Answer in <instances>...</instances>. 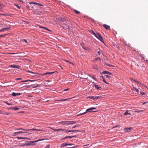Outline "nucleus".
I'll use <instances>...</instances> for the list:
<instances>
[{
    "instance_id": "obj_56",
    "label": "nucleus",
    "mask_w": 148,
    "mask_h": 148,
    "mask_svg": "<svg viewBox=\"0 0 148 148\" xmlns=\"http://www.w3.org/2000/svg\"><path fill=\"white\" fill-rule=\"evenodd\" d=\"M69 90V89L68 88H66V89L64 90V91H66L68 90Z\"/></svg>"
},
{
    "instance_id": "obj_24",
    "label": "nucleus",
    "mask_w": 148,
    "mask_h": 148,
    "mask_svg": "<svg viewBox=\"0 0 148 148\" xmlns=\"http://www.w3.org/2000/svg\"><path fill=\"white\" fill-rule=\"evenodd\" d=\"M103 74H110V75H111V73H109V72L108 71H103Z\"/></svg>"
},
{
    "instance_id": "obj_3",
    "label": "nucleus",
    "mask_w": 148,
    "mask_h": 148,
    "mask_svg": "<svg viewBox=\"0 0 148 148\" xmlns=\"http://www.w3.org/2000/svg\"><path fill=\"white\" fill-rule=\"evenodd\" d=\"M96 108H94V107H92L86 110V112H86V113H87L88 112H95L96 111H92L91 110H96Z\"/></svg>"
},
{
    "instance_id": "obj_42",
    "label": "nucleus",
    "mask_w": 148,
    "mask_h": 148,
    "mask_svg": "<svg viewBox=\"0 0 148 148\" xmlns=\"http://www.w3.org/2000/svg\"><path fill=\"white\" fill-rule=\"evenodd\" d=\"M77 137V135H75V136H71V138H74V137Z\"/></svg>"
},
{
    "instance_id": "obj_20",
    "label": "nucleus",
    "mask_w": 148,
    "mask_h": 148,
    "mask_svg": "<svg viewBox=\"0 0 148 148\" xmlns=\"http://www.w3.org/2000/svg\"><path fill=\"white\" fill-rule=\"evenodd\" d=\"M95 87L97 88V90L98 89H101V87H99L98 85L96 84H94V85Z\"/></svg>"
},
{
    "instance_id": "obj_63",
    "label": "nucleus",
    "mask_w": 148,
    "mask_h": 148,
    "mask_svg": "<svg viewBox=\"0 0 148 148\" xmlns=\"http://www.w3.org/2000/svg\"><path fill=\"white\" fill-rule=\"evenodd\" d=\"M65 61H66V62H69V63H70V62H70L69 61H68V60H65Z\"/></svg>"
},
{
    "instance_id": "obj_2",
    "label": "nucleus",
    "mask_w": 148,
    "mask_h": 148,
    "mask_svg": "<svg viewBox=\"0 0 148 148\" xmlns=\"http://www.w3.org/2000/svg\"><path fill=\"white\" fill-rule=\"evenodd\" d=\"M61 20L62 21L64 22L63 24H62V25H64L68 24V23H69V21L68 20H66V19L64 18H61Z\"/></svg>"
},
{
    "instance_id": "obj_35",
    "label": "nucleus",
    "mask_w": 148,
    "mask_h": 148,
    "mask_svg": "<svg viewBox=\"0 0 148 148\" xmlns=\"http://www.w3.org/2000/svg\"><path fill=\"white\" fill-rule=\"evenodd\" d=\"M62 129L61 130H62L63 131L65 132L66 133H67V130H66V129Z\"/></svg>"
},
{
    "instance_id": "obj_61",
    "label": "nucleus",
    "mask_w": 148,
    "mask_h": 148,
    "mask_svg": "<svg viewBox=\"0 0 148 148\" xmlns=\"http://www.w3.org/2000/svg\"><path fill=\"white\" fill-rule=\"evenodd\" d=\"M23 40L25 42H26L27 43V41L25 39H24Z\"/></svg>"
},
{
    "instance_id": "obj_30",
    "label": "nucleus",
    "mask_w": 148,
    "mask_h": 148,
    "mask_svg": "<svg viewBox=\"0 0 148 148\" xmlns=\"http://www.w3.org/2000/svg\"><path fill=\"white\" fill-rule=\"evenodd\" d=\"M23 130V131L24 130L27 131V130H26L25 129H23V128H20L17 129H16V130Z\"/></svg>"
},
{
    "instance_id": "obj_13",
    "label": "nucleus",
    "mask_w": 148,
    "mask_h": 148,
    "mask_svg": "<svg viewBox=\"0 0 148 148\" xmlns=\"http://www.w3.org/2000/svg\"><path fill=\"white\" fill-rule=\"evenodd\" d=\"M129 110H127L125 112L124 114V115H131V113L129 112Z\"/></svg>"
},
{
    "instance_id": "obj_45",
    "label": "nucleus",
    "mask_w": 148,
    "mask_h": 148,
    "mask_svg": "<svg viewBox=\"0 0 148 148\" xmlns=\"http://www.w3.org/2000/svg\"><path fill=\"white\" fill-rule=\"evenodd\" d=\"M71 131L72 132H75V131H76V132H80V131L79 130H71Z\"/></svg>"
},
{
    "instance_id": "obj_33",
    "label": "nucleus",
    "mask_w": 148,
    "mask_h": 148,
    "mask_svg": "<svg viewBox=\"0 0 148 148\" xmlns=\"http://www.w3.org/2000/svg\"><path fill=\"white\" fill-rule=\"evenodd\" d=\"M74 11L77 14H79L80 13V12L77 11L76 10H74Z\"/></svg>"
},
{
    "instance_id": "obj_23",
    "label": "nucleus",
    "mask_w": 148,
    "mask_h": 148,
    "mask_svg": "<svg viewBox=\"0 0 148 148\" xmlns=\"http://www.w3.org/2000/svg\"><path fill=\"white\" fill-rule=\"evenodd\" d=\"M68 138H71V136H66L65 137H64V138H62V140H64V139Z\"/></svg>"
},
{
    "instance_id": "obj_22",
    "label": "nucleus",
    "mask_w": 148,
    "mask_h": 148,
    "mask_svg": "<svg viewBox=\"0 0 148 148\" xmlns=\"http://www.w3.org/2000/svg\"><path fill=\"white\" fill-rule=\"evenodd\" d=\"M51 129L54 131H59L60 130H61L62 129H55L52 128H51Z\"/></svg>"
},
{
    "instance_id": "obj_57",
    "label": "nucleus",
    "mask_w": 148,
    "mask_h": 148,
    "mask_svg": "<svg viewBox=\"0 0 148 148\" xmlns=\"http://www.w3.org/2000/svg\"><path fill=\"white\" fill-rule=\"evenodd\" d=\"M27 72H29V73H34L31 71H27Z\"/></svg>"
},
{
    "instance_id": "obj_64",
    "label": "nucleus",
    "mask_w": 148,
    "mask_h": 148,
    "mask_svg": "<svg viewBox=\"0 0 148 148\" xmlns=\"http://www.w3.org/2000/svg\"><path fill=\"white\" fill-rule=\"evenodd\" d=\"M18 146V145H14V147H16Z\"/></svg>"
},
{
    "instance_id": "obj_18",
    "label": "nucleus",
    "mask_w": 148,
    "mask_h": 148,
    "mask_svg": "<svg viewBox=\"0 0 148 148\" xmlns=\"http://www.w3.org/2000/svg\"><path fill=\"white\" fill-rule=\"evenodd\" d=\"M42 140H41V139H39V140H34V141H30V142L31 143H34L38 142L39 141H41Z\"/></svg>"
},
{
    "instance_id": "obj_58",
    "label": "nucleus",
    "mask_w": 148,
    "mask_h": 148,
    "mask_svg": "<svg viewBox=\"0 0 148 148\" xmlns=\"http://www.w3.org/2000/svg\"><path fill=\"white\" fill-rule=\"evenodd\" d=\"M22 79L21 78H18L16 79L17 80H21Z\"/></svg>"
},
{
    "instance_id": "obj_12",
    "label": "nucleus",
    "mask_w": 148,
    "mask_h": 148,
    "mask_svg": "<svg viewBox=\"0 0 148 148\" xmlns=\"http://www.w3.org/2000/svg\"><path fill=\"white\" fill-rule=\"evenodd\" d=\"M21 95V93H16L15 92H13L12 93V95L13 96H16L17 95Z\"/></svg>"
},
{
    "instance_id": "obj_26",
    "label": "nucleus",
    "mask_w": 148,
    "mask_h": 148,
    "mask_svg": "<svg viewBox=\"0 0 148 148\" xmlns=\"http://www.w3.org/2000/svg\"><path fill=\"white\" fill-rule=\"evenodd\" d=\"M90 32L91 33H92V34H94L95 36V35H96V34L94 32V31H93V30H91L90 31Z\"/></svg>"
},
{
    "instance_id": "obj_40",
    "label": "nucleus",
    "mask_w": 148,
    "mask_h": 148,
    "mask_svg": "<svg viewBox=\"0 0 148 148\" xmlns=\"http://www.w3.org/2000/svg\"><path fill=\"white\" fill-rule=\"evenodd\" d=\"M133 88H134L135 89V90L136 91V92H138L139 91L136 88H135V87H134Z\"/></svg>"
},
{
    "instance_id": "obj_43",
    "label": "nucleus",
    "mask_w": 148,
    "mask_h": 148,
    "mask_svg": "<svg viewBox=\"0 0 148 148\" xmlns=\"http://www.w3.org/2000/svg\"><path fill=\"white\" fill-rule=\"evenodd\" d=\"M17 138L19 140L21 139H23V137H17Z\"/></svg>"
},
{
    "instance_id": "obj_38",
    "label": "nucleus",
    "mask_w": 148,
    "mask_h": 148,
    "mask_svg": "<svg viewBox=\"0 0 148 148\" xmlns=\"http://www.w3.org/2000/svg\"><path fill=\"white\" fill-rule=\"evenodd\" d=\"M85 114H86V112H85L84 113H81V114H78V115H77V116H80V115H82Z\"/></svg>"
},
{
    "instance_id": "obj_41",
    "label": "nucleus",
    "mask_w": 148,
    "mask_h": 148,
    "mask_svg": "<svg viewBox=\"0 0 148 148\" xmlns=\"http://www.w3.org/2000/svg\"><path fill=\"white\" fill-rule=\"evenodd\" d=\"M90 77H91L93 79H94L95 80H96V77H95L94 76H90Z\"/></svg>"
},
{
    "instance_id": "obj_4",
    "label": "nucleus",
    "mask_w": 148,
    "mask_h": 148,
    "mask_svg": "<svg viewBox=\"0 0 148 148\" xmlns=\"http://www.w3.org/2000/svg\"><path fill=\"white\" fill-rule=\"evenodd\" d=\"M69 121H64L59 122V123H61L62 125H69Z\"/></svg>"
},
{
    "instance_id": "obj_60",
    "label": "nucleus",
    "mask_w": 148,
    "mask_h": 148,
    "mask_svg": "<svg viewBox=\"0 0 148 148\" xmlns=\"http://www.w3.org/2000/svg\"><path fill=\"white\" fill-rule=\"evenodd\" d=\"M135 112H140V110H136L135 111Z\"/></svg>"
},
{
    "instance_id": "obj_16",
    "label": "nucleus",
    "mask_w": 148,
    "mask_h": 148,
    "mask_svg": "<svg viewBox=\"0 0 148 148\" xmlns=\"http://www.w3.org/2000/svg\"><path fill=\"white\" fill-rule=\"evenodd\" d=\"M27 130H36V131H42V130H38V129H36L33 128V129H31L27 130Z\"/></svg>"
},
{
    "instance_id": "obj_49",
    "label": "nucleus",
    "mask_w": 148,
    "mask_h": 148,
    "mask_svg": "<svg viewBox=\"0 0 148 148\" xmlns=\"http://www.w3.org/2000/svg\"><path fill=\"white\" fill-rule=\"evenodd\" d=\"M41 27V28H43L44 29H46V30H47L48 31H49L48 29L46 27Z\"/></svg>"
},
{
    "instance_id": "obj_31",
    "label": "nucleus",
    "mask_w": 148,
    "mask_h": 148,
    "mask_svg": "<svg viewBox=\"0 0 148 148\" xmlns=\"http://www.w3.org/2000/svg\"><path fill=\"white\" fill-rule=\"evenodd\" d=\"M88 98H89L90 99H93V100H95V97L94 96H90L88 97Z\"/></svg>"
},
{
    "instance_id": "obj_27",
    "label": "nucleus",
    "mask_w": 148,
    "mask_h": 148,
    "mask_svg": "<svg viewBox=\"0 0 148 148\" xmlns=\"http://www.w3.org/2000/svg\"><path fill=\"white\" fill-rule=\"evenodd\" d=\"M110 74H109L108 75H105V76L108 78H109L110 77H111V76Z\"/></svg>"
},
{
    "instance_id": "obj_6",
    "label": "nucleus",
    "mask_w": 148,
    "mask_h": 148,
    "mask_svg": "<svg viewBox=\"0 0 148 148\" xmlns=\"http://www.w3.org/2000/svg\"><path fill=\"white\" fill-rule=\"evenodd\" d=\"M25 132H15L14 133L13 136H16L18 135H19L21 133H25Z\"/></svg>"
},
{
    "instance_id": "obj_39",
    "label": "nucleus",
    "mask_w": 148,
    "mask_h": 148,
    "mask_svg": "<svg viewBox=\"0 0 148 148\" xmlns=\"http://www.w3.org/2000/svg\"><path fill=\"white\" fill-rule=\"evenodd\" d=\"M14 5L16 6V7H17L19 9H20V8L21 7L19 6H18L17 5H16V4H15Z\"/></svg>"
},
{
    "instance_id": "obj_55",
    "label": "nucleus",
    "mask_w": 148,
    "mask_h": 148,
    "mask_svg": "<svg viewBox=\"0 0 148 148\" xmlns=\"http://www.w3.org/2000/svg\"><path fill=\"white\" fill-rule=\"evenodd\" d=\"M135 82L137 83V82H138V81L136 80H135V79H133V80Z\"/></svg>"
},
{
    "instance_id": "obj_32",
    "label": "nucleus",
    "mask_w": 148,
    "mask_h": 148,
    "mask_svg": "<svg viewBox=\"0 0 148 148\" xmlns=\"http://www.w3.org/2000/svg\"><path fill=\"white\" fill-rule=\"evenodd\" d=\"M93 68L95 69L98 70V67L97 66H93Z\"/></svg>"
},
{
    "instance_id": "obj_54",
    "label": "nucleus",
    "mask_w": 148,
    "mask_h": 148,
    "mask_svg": "<svg viewBox=\"0 0 148 148\" xmlns=\"http://www.w3.org/2000/svg\"><path fill=\"white\" fill-rule=\"evenodd\" d=\"M71 132H72L71 130H67V133Z\"/></svg>"
},
{
    "instance_id": "obj_1",
    "label": "nucleus",
    "mask_w": 148,
    "mask_h": 148,
    "mask_svg": "<svg viewBox=\"0 0 148 148\" xmlns=\"http://www.w3.org/2000/svg\"><path fill=\"white\" fill-rule=\"evenodd\" d=\"M95 36L102 42H104L103 40L102 37L99 34L97 33Z\"/></svg>"
},
{
    "instance_id": "obj_17",
    "label": "nucleus",
    "mask_w": 148,
    "mask_h": 148,
    "mask_svg": "<svg viewBox=\"0 0 148 148\" xmlns=\"http://www.w3.org/2000/svg\"><path fill=\"white\" fill-rule=\"evenodd\" d=\"M76 123V122L75 121H69V125H70V124H73L75 123Z\"/></svg>"
},
{
    "instance_id": "obj_15",
    "label": "nucleus",
    "mask_w": 148,
    "mask_h": 148,
    "mask_svg": "<svg viewBox=\"0 0 148 148\" xmlns=\"http://www.w3.org/2000/svg\"><path fill=\"white\" fill-rule=\"evenodd\" d=\"M100 78L101 80H103V81L105 83L108 84V83L106 81L105 79L103 77L101 76L100 77Z\"/></svg>"
},
{
    "instance_id": "obj_11",
    "label": "nucleus",
    "mask_w": 148,
    "mask_h": 148,
    "mask_svg": "<svg viewBox=\"0 0 148 148\" xmlns=\"http://www.w3.org/2000/svg\"><path fill=\"white\" fill-rule=\"evenodd\" d=\"M29 3L30 4H36V5H40V6H43V5H42V4H39L38 3H36V2H30Z\"/></svg>"
},
{
    "instance_id": "obj_48",
    "label": "nucleus",
    "mask_w": 148,
    "mask_h": 148,
    "mask_svg": "<svg viewBox=\"0 0 148 148\" xmlns=\"http://www.w3.org/2000/svg\"><path fill=\"white\" fill-rule=\"evenodd\" d=\"M78 127V125H75L73 127H72V128H74L76 127Z\"/></svg>"
},
{
    "instance_id": "obj_37",
    "label": "nucleus",
    "mask_w": 148,
    "mask_h": 148,
    "mask_svg": "<svg viewBox=\"0 0 148 148\" xmlns=\"http://www.w3.org/2000/svg\"><path fill=\"white\" fill-rule=\"evenodd\" d=\"M99 98H100V97H98V96L95 97V99H97Z\"/></svg>"
},
{
    "instance_id": "obj_21",
    "label": "nucleus",
    "mask_w": 148,
    "mask_h": 148,
    "mask_svg": "<svg viewBox=\"0 0 148 148\" xmlns=\"http://www.w3.org/2000/svg\"><path fill=\"white\" fill-rule=\"evenodd\" d=\"M29 81L31 82H32L34 81V80H32L28 79L27 80H23L22 81H21V82H28Z\"/></svg>"
},
{
    "instance_id": "obj_44",
    "label": "nucleus",
    "mask_w": 148,
    "mask_h": 148,
    "mask_svg": "<svg viewBox=\"0 0 148 148\" xmlns=\"http://www.w3.org/2000/svg\"><path fill=\"white\" fill-rule=\"evenodd\" d=\"M6 35L4 34V35H0V37H3L5 36Z\"/></svg>"
},
{
    "instance_id": "obj_51",
    "label": "nucleus",
    "mask_w": 148,
    "mask_h": 148,
    "mask_svg": "<svg viewBox=\"0 0 148 148\" xmlns=\"http://www.w3.org/2000/svg\"><path fill=\"white\" fill-rule=\"evenodd\" d=\"M137 83L140 85L142 84L140 82H139L138 81V82H137Z\"/></svg>"
},
{
    "instance_id": "obj_46",
    "label": "nucleus",
    "mask_w": 148,
    "mask_h": 148,
    "mask_svg": "<svg viewBox=\"0 0 148 148\" xmlns=\"http://www.w3.org/2000/svg\"><path fill=\"white\" fill-rule=\"evenodd\" d=\"M23 139H28V140H30L31 139H30V138H26V137H23Z\"/></svg>"
},
{
    "instance_id": "obj_28",
    "label": "nucleus",
    "mask_w": 148,
    "mask_h": 148,
    "mask_svg": "<svg viewBox=\"0 0 148 148\" xmlns=\"http://www.w3.org/2000/svg\"><path fill=\"white\" fill-rule=\"evenodd\" d=\"M4 102L6 104H7L9 105H12V104L11 103H8L7 102H6L5 101H4Z\"/></svg>"
},
{
    "instance_id": "obj_10",
    "label": "nucleus",
    "mask_w": 148,
    "mask_h": 148,
    "mask_svg": "<svg viewBox=\"0 0 148 148\" xmlns=\"http://www.w3.org/2000/svg\"><path fill=\"white\" fill-rule=\"evenodd\" d=\"M10 66L13 68H17L18 69L20 67V66L19 65H16L14 64L11 65Z\"/></svg>"
},
{
    "instance_id": "obj_36",
    "label": "nucleus",
    "mask_w": 148,
    "mask_h": 148,
    "mask_svg": "<svg viewBox=\"0 0 148 148\" xmlns=\"http://www.w3.org/2000/svg\"><path fill=\"white\" fill-rule=\"evenodd\" d=\"M68 99H61V100H60V101H66L67 100H68Z\"/></svg>"
},
{
    "instance_id": "obj_14",
    "label": "nucleus",
    "mask_w": 148,
    "mask_h": 148,
    "mask_svg": "<svg viewBox=\"0 0 148 148\" xmlns=\"http://www.w3.org/2000/svg\"><path fill=\"white\" fill-rule=\"evenodd\" d=\"M62 27L64 29H67L69 28V25L68 24H66V25H62Z\"/></svg>"
},
{
    "instance_id": "obj_9",
    "label": "nucleus",
    "mask_w": 148,
    "mask_h": 148,
    "mask_svg": "<svg viewBox=\"0 0 148 148\" xmlns=\"http://www.w3.org/2000/svg\"><path fill=\"white\" fill-rule=\"evenodd\" d=\"M30 145L29 144H28V143H26L25 144H21V145H20V144L18 145V146H21L22 147H25V146H27Z\"/></svg>"
},
{
    "instance_id": "obj_25",
    "label": "nucleus",
    "mask_w": 148,
    "mask_h": 148,
    "mask_svg": "<svg viewBox=\"0 0 148 148\" xmlns=\"http://www.w3.org/2000/svg\"><path fill=\"white\" fill-rule=\"evenodd\" d=\"M8 28H3V29H2V31H7V30H8Z\"/></svg>"
},
{
    "instance_id": "obj_47",
    "label": "nucleus",
    "mask_w": 148,
    "mask_h": 148,
    "mask_svg": "<svg viewBox=\"0 0 148 148\" xmlns=\"http://www.w3.org/2000/svg\"><path fill=\"white\" fill-rule=\"evenodd\" d=\"M45 148H50L49 145H47L46 146Z\"/></svg>"
},
{
    "instance_id": "obj_8",
    "label": "nucleus",
    "mask_w": 148,
    "mask_h": 148,
    "mask_svg": "<svg viewBox=\"0 0 148 148\" xmlns=\"http://www.w3.org/2000/svg\"><path fill=\"white\" fill-rule=\"evenodd\" d=\"M103 26L106 30H108L110 28V26L106 24H104Z\"/></svg>"
},
{
    "instance_id": "obj_29",
    "label": "nucleus",
    "mask_w": 148,
    "mask_h": 148,
    "mask_svg": "<svg viewBox=\"0 0 148 148\" xmlns=\"http://www.w3.org/2000/svg\"><path fill=\"white\" fill-rule=\"evenodd\" d=\"M12 108V109H13L16 110H18L19 109V108H17L16 107H13V108Z\"/></svg>"
},
{
    "instance_id": "obj_53",
    "label": "nucleus",
    "mask_w": 148,
    "mask_h": 148,
    "mask_svg": "<svg viewBox=\"0 0 148 148\" xmlns=\"http://www.w3.org/2000/svg\"><path fill=\"white\" fill-rule=\"evenodd\" d=\"M140 94H142V95H145V93L142 92H140Z\"/></svg>"
},
{
    "instance_id": "obj_50",
    "label": "nucleus",
    "mask_w": 148,
    "mask_h": 148,
    "mask_svg": "<svg viewBox=\"0 0 148 148\" xmlns=\"http://www.w3.org/2000/svg\"><path fill=\"white\" fill-rule=\"evenodd\" d=\"M137 83L140 85L142 84L140 82H139L138 81V82H137Z\"/></svg>"
},
{
    "instance_id": "obj_5",
    "label": "nucleus",
    "mask_w": 148,
    "mask_h": 148,
    "mask_svg": "<svg viewBox=\"0 0 148 148\" xmlns=\"http://www.w3.org/2000/svg\"><path fill=\"white\" fill-rule=\"evenodd\" d=\"M73 144H69V143H62L61 144V147H64L68 145H73Z\"/></svg>"
},
{
    "instance_id": "obj_52",
    "label": "nucleus",
    "mask_w": 148,
    "mask_h": 148,
    "mask_svg": "<svg viewBox=\"0 0 148 148\" xmlns=\"http://www.w3.org/2000/svg\"><path fill=\"white\" fill-rule=\"evenodd\" d=\"M11 114L10 113L8 112V113H6L5 114L6 115H8L9 114Z\"/></svg>"
},
{
    "instance_id": "obj_34",
    "label": "nucleus",
    "mask_w": 148,
    "mask_h": 148,
    "mask_svg": "<svg viewBox=\"0 0 148 148\" xmlns=\"http://www.w3.org/2000/svg\"><path fill=\"white\" fill-rule=\"evenodd\" d=\"M4 6L3 5L0 4V10L2 8H3Z\"/></svg>"
},
{
    "instance_id": "obj_62",
    "label": "nucleus",
    "mask_w": 148,
    "mask_h": 148,
    "mask_svg": "<svg viewBox=\"0 0 148 148\" xmlns=\"http://www.w3.org/2000/svg\"><path fill=\"white\" fill-rule=\"evenodd\" d=\"M98 53L99 55H101V52L100 51H99L98 52Z\"/></svg>"
},
{
    "instance_id": "obj_19",
    "label": "nucleus",
    "mask_w": 148,
    "mask_h": 148,
    "mask_svg": "<svg viewBox=\"0 0 148 148\" xmlns=\"http://www.w3.org/2000/svg\"><path fill=\"white\" fill-rule=\"evenodd\" d=\"M55 72H47L44 74V75H46L49 74H52L54 73Z\"/></svg>"
},
{
    "instance_id": "obj_59",
    "label": "nucleus",
    "mask_w": 148,
    "mask_h": 148,
    "mask_svg": "<svg viewBox=\"0 0 148 148\" xmlns=\"http://www.w3.org/2000/svg\"><path fill=\"white\" fill-rule=\"evenodd\" d=\"M26 8H27L28 9H29V7L28 6H27V5L26 6Z\"/></svg>"
},
{
    "instance_id": "obj_7",
    "label": "nucleus",
    "mask_w": 148,
    "mask_h": 148,
    "mask_svg": "<svg viewBox=\"0 0 148 148\" xmlns=\"http://www.w3.org/2000/svg\"><path fill=\"white\" fill-rule=\"evenodd\" d=\"M132 128H126L124 129L125 131L126 132H130L131 131Z\"/></svg>"
}]
</instances>
